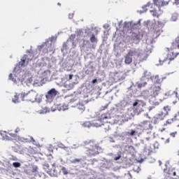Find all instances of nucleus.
Returning <instances> with one entry per match:
<instances>
[{"label":"nucleus","instance_id":"obj_17","mask_svg":"<svg viewBox=\"0 0 179 179\" xmlns=\"http://www.w3.org/2000/svg\"><path fill=\"white\" fill-rule=\"evenodd\" d=\"M77 108L80 111V113H83L85 110V105H83V103L77 104Z\"/></svg>","mask_w":179,"mask_h":179},{"label":"nucleus","instance_id":"obj_45","mask_svg":"<svg viewBox=\"0 0 179 179\" xmlns=\"http://www.w3.org/2000/svg\"><path fill=\"white\" fill-rule=\"evenodd\" d=\"M175 94H176V97L177 100H179V95H178V93L175 92Z\"/></svg>","mask_w":179,"mask_h":179},{"label":"nucleus","instance_id":"obj_8","mask_svg":"<svg viewBox=\"0 0 179 179\" xmlns=\"http://www.w3.org/2000/svg\"><path fill=\"white\" fill-rule=\"evenodd\" d=\"M104 120H108V116L106 113L102 114L99 120L94 122V125L96 127H101V125H104V124H103V121H104Z\"/></svg>","mask_w":179,"mask_h":179},{"label":"nucleus","instance_id":"obj_51","mask_svg":"<svg viewBox=\"0 0 179 179\" xmlns=\"http://www.w3.org/2000/svg\"><path fill=\"white\" fill-rule=\"evenodd\" d=\"M176 127H179V123L176 124Z\"/></svg>","mask_w":179,"mask_h":179},{"label":"nucleus","instance_id":"obj_30","mask_svg":"<svg viewBox=\"0 0 179 179\" xmlns=\"http://www.w3.org/2000/svg\"><path fill=\"white\" fill-rule=\"evenodd\" d=\"M82 161V159H74L73 161H71V163H80V162Z\"/></svg>","mask_w":179,"mask_h":179},{"label":"nucleus","instance_id":"obj_40","mask_svg":"<svg viewBox=\"0 0 179 179\" xmlns=\"http://www.w3.org/2000/svg\"><path fill=\"white\" fill-rule=\"evenodd\" d=\"M138 100H136L134 103H133V107H136L138 106Z\"/></svg>","mask_w":179,"mask_h":179},{"label":"nucleus","instance_id":"obj_27","mask_svg":"<svg viewBox=\"0 0 179 179\" xmlns=\"http://www.w3.org/2000/svg\"><path fill=\"white\" fill-rule=\"evenodd\" d=\"M79 99V96H75L73 97V99H71V101H70V103L69 105L70 106H72V103H74V101H76L77 100Z\"/></svg>","mask_w":179,"mask_h":179},{"label":"nucleus","instance_id":"obj_38","mask_svg":"<svg viewBox=\"0 0 179 179\" xmlns=\"http://www.w3.org/2000/svg\"><path fill=\"white\" fill-rule=\"evenodd\" d=\"M13 76V75L12 73H10L8 76V79H10V80H13V78H12Z\"/></svg>","mask_w":179,"mask_h":179},{"label":"nucleus","instance_id":"obj_3","mask_svg":"<svg viewBox=\"0 0 179 179\" xmlns=\"http://www.w3.org/2000/svg\"><path fill=\"white\" fill-rule=\"evenodd\" d=\"M176 49H173L171 47L168 48V54L166 57L161 56L159 59V65H164L166 62L170 64L171 61H174L177 57L179 55V52L176 51Z\"/></svg>","mask_w":179,"mask_h":179},{"label":"nucleus","instance_id":"obj_29","mask_svg":"<svg viewBox=\"0 0 179 179\" xmlns=\"http://www.w3.org/2000/svg\"><path fill=\"white\" fill-rule=\"evenodd\" d=\"M83 127H84V128H89L90 127V122H85L83 124Z\"/></svg>","mask_w":179,"mask_h":179},{"label":"nucleus","instance_id":"obj_26","mask_svg":"<svg viewBox=\"0 0 179 179\" xmlns=\"http://www.w3.org/2000/svg\"><path fill=\"white\" fill-rule=\"evenodd\" d=\"M171 110V107L169 106H166L164 107V113H167V115H169V111H170Z\"/></svg>","mask_w":179,"mask_h":179},{"label":"nucleus","instance_id":"obj_55","mask_svg":"<svg viewBox=\"0 0 179 179\" xmlns=\"http://www.w3.org/2000/svg\"><path fill=\"white\" fill-rule=\"evenodd\" d=\"M83 42H84V43H86V41H85V40H83Z\"/></svg>","mask_w":179,"mask_h":179},{"label":"nucleus","instance_id":"obj_46","mask_svg":"<svg viewBox=\"0 0 179 179\" xmlns=\"http://www.w3.org/2000/svg\"><path fill=\"white\" fill-rule=\"evenodd\" d=\"M176 5H179V0H175Z\"/></svg>","mask_w":179,"mask_h":179},{"label":"nucleus","instance_id":"obj_7","mask_svg":"<svg viewBox=\"0 0 179 179\" xmlns=\"http://www.w3.org/2000/svg\"><path fill=\"white\" fill-rule=\"evenodd\" d=\"M57 92L55 88L50 90L45 95V97L48 101H50V102L52 101V100L55 99V96H57Z\"/></svg>","mask_w":179,"mask_h":179},{"label":"nucleus","instance_id":"obj_16","mask_svg":"<svg viewBox=\"0 0 179 179\" xmlns=\"http://www.w3.org/2000/svg\"><path fill=\"white\" fill-rule=\"evenodd\" d=\"M142 127L145 130L152 129V124H150V122H149V121H144L142 123Z\"/></svg>","mask_w":179,"mask_h":179},{"label":"nucleus","instance_id":"obj_34","mask_svg":"<svg viewBox=\"0 0 179 179\" xmlns=\"http://www.w3.org/2000/svg\"><path fill=\"white\" fill-rule=\"evenodd\" d=\"M171 20H173V22H176V20H177V15H172Z\"/></svg>","mask_w":179,"mask_h":179},{"label":"nucleus","instance_id":"obj_19","mask_svg":"<svg viewBox=\"0 0 179 179\" xmlns=\"http://www.w3.org/2000/svg\"><path fill=\"white\" fill-rule=\"evenodd\" d=\"M43 169L45 170L46 173H48V174H50V173H51L52 169H50V165L48 164H45L43 166Z\"/></svg>","mask_w":179,"mask_h":179},{"label":"nucleus","instance_id":"obj_14","mask_svg":"<svg viewBox=\"0 0 179 179\" xmlns=\"http://www.w3.org/2000/svg\"><path fill=\"white\" fill-rule=\"evenodd\" d=\"M155 3L158 8H160V6H166L169 5V1H164L162 0H155Z\"/></svg>","mask_w":179,"mask_h":179},{"label":"nucleus","instance_id":"obj_54","mask_svg":"<svg viewBox=\"0 0 179 179\" xmlns=\"http://www.w3.org/2000/svg\"><path fill=\"white\" fill-rule=\"evenodd\" d=\"M43 47H44V45H41V48H43Z\"/></svg>","mask_w":179,"mask_h":179},{"label":"nucleus","instance_id":"obj_37","mask_svg":"<svg viewBox=\"0 0 179 179\" xmlns=\"http://www.w3.org/2000/svg\"><path fill=\"white\" fill-rule=\"evenodd\" d=\"M18 132H20V129L19 127H17L15 130V135L16 134H18Z\"/></svg>","mask_w":179,"mask_h":179},{"label":"nucleus","instance_id":"obj_20","mask_svg":"<svg viewBox=\"0 0 179 179\" xmlns=\"http://www.w3.org/2000/svg\"><path fill=\"white\" fill-rule=\"evenodd\" d=\"M174 122L173 119H168L164 124V127H167V125H171Z\"/></svg>","mask_w":179,"mask_h":179},{"label":"nucleus","instance_id":"obj_6","mask_svg":"<svg viewBox=\"0 0 179 179\" xmlns=\"http://www.w3.org/2000/svg\"><path fill=\"white\" fill-rule=\"evenodd\" d=\"M150 90V93L152 94L151 97H152L154 100H156V96L158 94H160L162 92V85L159 84H154L151 86Z\"/></svg>","mask_w":179,"mask_h":179},{"label":"nucleus","instance_id":"obj_12","mask_svg":"<svg viewBox=\"0 0 179 179\" xmlns=\"http://www.w3.org/2000/svg\"><path fill=\"white\" fill-rule=\"evenodd\" d=\"M150 103L152 104V106L150 107V110H153L155 107H157L160 104L159 101H156L153 99V96L150 99Z\"/></svg>","mask_w":179,"mask_h":179},{"label":"nucleus","instance_id":"obj_4","mask_svg":"<svg viewBox=\"0 0 179 179\" xmlns=\"http://www.w3.org/2000/svg\"><path fill=\"white\" fill-rule=\"evenodd\" d=\"M37 96L38 94L33 90L20 93V99L22 101H37Z\"/></svg>","mask_w":179,"mask_h":179},{"label":"nucleus","instance_id":"obj_33","mask_svg":"<svg viewBox=\"0 0 179 179\" xmlns=\"http://www.w3.org/2000/svg\"><path fill=\"white\" fill-rule=\"evenodd\" d=\"M176 135H177V131H173L170 134V136H171L172 138H176Z\"/></svg>","mask_w":179,"mask_h":179},{"label":"nucleus","instance_id":"obj_18","mask_svg":"<svg viewBox=\"0 0 179 179\" xmlns=\"http://www.w3.org/2000/svg\"><path fill=\"white\" fill-rule=\"evenodd\" d=\"M31 173H34V176H37L38 174V167L34 166L32 167Z\"/></svg>","mask_w":179,"mask_h":179},{"label":"nucleus","instance_id":"obj_53","mask_svg":"<svg viewBox=\"0 0 179 179\" xmlns=\"http://www.w3.org/2000/svg\"><path fill=\"white\" fill-rule=\"evenodd\" d=\"M107 107H108V105H106V106H105V108H107Z\"/></svg>","mask_w":179,"mask_h":179},{"label":"nucleus","instance_id":"obj_10","mask_svg":"<svg viewBox=\"0 0 179 179\" xmlns=\"http://www.w3.org/2000/svg\"><path fill=\"white\" fill-rule=\"evenodd\" d=\"M167 115V113H164L163 111L159 112L158 114L156 115L155 117V121L156 122H159V121H163L164 120V117Z\"/></svg>","mask_w":179,"mask_h":179},{"label":"nucleus","instance_id":"obj_24","mask_svg":"<svg viewBox=\"0 0 179 179\" xmlns=\"http://www.w3.org/2000/svg\"><path fill=\"white\" fill-rule=\"evenodd\" d=\"M122 157V152H119L117 155L113 158V160H115V162H117V160H120L121 159Z\"/></svg>","mask_w":179,"mask_h":179},{"label":"nucleus","instance_id":"obj_47","mask_svg":"<svg viewBox=\"0 0 179 179\" xmlns=\"http://www.w3.org/2000/svg\"><path fill=\"white\" fill-rule=\"evenodd\" d=\"M127 176H130V179L132 178V175H131V173L128 172L127 173Z\"/></svg>","mask_w":179,"mask_h":179},{"label":"nucleus","instance_id":"obj_21","mask_svg":"<svg viewBox=\"0 0 179 179\" xmlns=\"http://www.w3.org/2000/svg\"><path fill=\"white\" fill-rule=\"evenodd\" d=\"M19 96H20V94H16L14 97L13 98V103H19Z\"/></svg>","mask_w":179,"mask_h":179},{"label":"nucleus","instance_id":"obj_1","mask_svg":"<svg viewBox=\"0 0 179 179\" xmlns=\"http://www.w3.org/2000/svg\"><path fill=\"white\" fill-rule=\"evenodd\" d=\"M84 149L85 155L88 157H92V156H97L100 155L101 147L99 145V143H96L94 140H87L84 142Z\"/></svg>","mask_w":179,"mask_h":179},{"label":"nucleus","instance_id":"obj_39","mask_svg":"<svg viewBox=\"0 0 179 179\" xmlns=\"http://www.w3.org/2000/svg\"><path fill=\"white\" fill-rule=\"evenodd\" d=\"M129 134L131 135V136H134V135H135V131L131 130V132L129 133Z\"/></svg>","mask_w":179,"mask_h":179},{"label":"nucleus","instance_id":"obj_42","mask_svg":"<svg viewBox=\"0 0 179 179\" xmlns=\"http://www.w3.org/2000/svg\"><path fill=\"white\" fill-rule=\"evenodd\" d=\"M73 78V74H69V80H71Z\"/></svg>","mask_w":179,"mask_h":179},{"label":"nucleus","instance_id":"obj_41","mask_svg":"<svg viewBox=\"0 0 179 179\" xmlns=\"http://www.w3.org/2000/svg\"><path fill=\"white\" fill-rule=\"evenodd\" d=\"M177 117H179V111L174 115V120H177Z\"/></svg>","mask_w":179,"mask_h":179},{"label":"nucleus","instance_id":"obj_52","mask_svg":"<svg viewBox=\"0 0 179 179\" xmlns=\"http://www.w3.org/2000/svg\"><path fill=\"white\" fill-rule=\"evenodd\" d=\"M176 103H177V101H176L175 102L173 101V104H176Z\"/></svg>","mask_w":179,"mask_h":179},{"label":"nucleus","instance_id":"obj_49","mask_svg":"<svg viewBox=\"0 0 179 179\" xmlns=\"http://www.w3.org/2000/svg\"><path fill=\"white\" fill-rule=\"evenodd\" d=\"M71 37H72L73 38H75V35H71Z\"/></svg>","mask_w":179,"mask_h":179},{"label":"nucleus","instance_id":"obj_15","mask_svg":"<svg viewBox=\"0 0 179 179\" xmlns=\"http://www.w3.org/2000/svg\"><path fill=\"white\" fill-rule=\"evenodd\" d=\"M27 59V55H24L21 61L18 63V67L22 68V66H24V64H26V60Z\"/></svg>","mask_w":179,"mask_h":179},{"label":"nucleus","instance_id":"obj_58","mask_svg":"<svg viewBox=\"0 0 179 179\" xmlns=\"http://www.w3.org/2000/svg\"><path fill=\"white\" fill-rule=\"evenodd\" d=\"M178 179H179V175L178 176Z\"/></svg>","mask_w":179,"mask_h":179},{"label":"nucleus","instance_id":"obj_35","mask_svg":"<svg viewBox=\"0 0 179 179\" xmlns=\"http://www.w3.org/2000/svg\"><path fill=\"white\" fill-rule=\"evenodd\" d=\"M152 5V3L148 2L146 5H145L143 8H149V6H150Z\"/></svg>","mask_w":179,"mask_h":179},{"label":"nucleus","instance_id":"obj_59","mask_svg":"<svg viewBox=\"0 0 179 179\" xmlns=\"http://www.w3.org/2000/svg\"><path fill=\"white\" fill-rule=\"evenodd\" d=\"M16 179H19V178H16Z\"/></svg>","mask_w":179,"mask_h":179},{"label":"nucleus","instance_id":"obj_32","mask_svg":"<svg viewBox=\"0 0 179 179\" xmlns=\"http://www.w3.org/2000/svg\"><path fill=\"white\" fill-rule=\"evenodd\" d=\"M13 166L15 168L20 167V162H13Z\"/></svg>","mask_w":179,"mask_h":179},{"label":"nucleus","instance_id":"obj_5","mask_svg":"<svg viewBox=\"0 0 179 179\" xmlns=\"http://www.w3.org/2000/svg\"><path fill=\"white\" fill-rule=\"evenodd\" d=\"M157 23L158 24L156 23V21H155V22L151 24L150 30L152 31L153 38H157V37H159V36H160L163 31V30H162L163 24L160 22V21H158Z\"/></svg>","mask_w":179,"mask_h":179},{"label":"nucleus","instance_id":"obj_9","mask_svg":"<svg viewBox=\"0 0 179 179\" xmlns=\"http://www.w3.org/2000/svg\"><path fill=\"white\" fill-rule=\"evenodd\" d=\"M8 134L10 135V136H12V138H15V139L17 140L18 142H29V139L17 136L16 133H13V130H10L8 131Z\"/></svg>","mask_w":179,"mask_h":179},{"label":"nucleus","instance_id":"obj_23","mask_svg":"<svg viewBox=\"0 0 179 179\" xmlns=\"http://www.w3.org/2000/svg\"><path fill=\"white\" fill-rule=\"evenodd\" d=\"M148 85V83L144 82L143 83H137L138 89H142V87H145Z\"/></svg>","mask_w":179,"mask_h":179},{"label":"nucleus","instance_id":"obj_22","mask_svg":"<svg viewBox=\"0 0 179 179\" xmlns=\"http://www.w3.org/2000/svg\"><path fill=\"white\" fill-rule=\"evenodd\" d=\"M90 40L92 43H97V38H96V36L94 34H92L91 36Z\"/></svg>","mask_w":179,"mask_h":179},{"label":"nucleus","instance_id":"obj_36","mask_svg":"<svg viewBox=\"0 0 179 179\" xmlns=\"http://www.w3.org/2000/svg\"><path fill=\"white\" fill-rule=\"evenodd\" d=\"M62 110H68V106H66V105H63Z\"/></svg>","mask_w":179,"mask_h":179},{"label":"nucleus","instance_id":"obj_50","mask_svg":"<svg viewBox=\"0 0 179 179\" xmlns=\"http://www.w3.org/2000/svg\"><path fill=\"white\" fill-rule=\"evenodd\" d=\"M57 5H59V6H61V3H58Z\"/></svg>","mask_w":179,"mask_h":179},{"label":"nucleus","instance_id":"obj_11","mask_svg":"<svg viewBox=\"0 0 179 179\" xmlns=\"http://www.w3.org/2000/svg\"><path fill=\"white\" fill-rule=\"evenodd\" d=\"M172 50H179V36H178L175 40L171 43V45Z\"/></svg>","mask_w":179,"mask_h":179},{"label":"nucleus","instance_id":"obj_44","mask_svg":"<svg viewBox=\"0 0 179 179\" xmlns=\"http://www.w3.org/2000/svg\"><path fill=\"white\" fill-rule=\"evenodd\" d=\"M92 83H93V84L97 83V79L95 78V79L92 80Z\"/></svg>","mask_w":179,"mask_h":179},{"label":"nucleus","instance_id":"obj_56","mask_svg":"<svg viewBox=\"0 0 179 179\" xmlns=\"http://www.w3.org/2000/svg\"><path fill=\"white\" fill-rule=\"evenodd\" d=\"M85 44H83V47H85Z\"/></svg>","mask_w":179,"mask_h":179},{"label":"nucleus","instance_id":"obj_25","mask_svg":"<svg viewBox=\"0 0 179 179\" xmlns=\"http://www.w3.org/2000/svg\"><path fill=\"white\" fill-rule=\"evenodd\" d=\"M150 13H152V16L154 17H159V16H160L156 10H150Z\"/></svg>","mask_w":179,"mask_h":179},{"label":"nucleus","instance_id":"obj_28","mask_svg":"<svg viewBox=\"0 0 179 179\" xmlns=\"http://www.w3.org/2000/svg\"><path fill=\"white\" fill-rule=\"evenodd\" d=\"M41 113L42 114H47V113H50V108H48V107H45L43 108Z\"/></svg>","mask_w":179,"mask_h":179},{"label":"nucleus","instance_id":"obj_48","mask_svg":"<svg viewBox=\"0 0 179 179\" xmlns=\"http://www.w3.org/2000/svg\"><path fill=\"white\" fill-rule=\"evenodd\" d=\"M169 142H170V138H168V139H166V143H169Z\"/></svg>","mask_w":179,"mask_h":179},{"label":"nucleus","instance_id":"obj_57","mask_svg":"<svg viewBox=\"0 0 179 179\" xmlns=\"http://www.w3.org/2000/svg\"><path fill=\"white\" fill-rule=\"evenodd\" d=\"M92 48H94V47L92 45Z\"/></svg>","mask_w":179,"mask_h":179},{"label":"nucleus","instance_id":"obj_13","mask_svg":"<svg viewBox=\"0 0 179 179\" xmlns=\"http://www.w3.org/2000/svg\"><path fill=\"white\" fill-rule=\"evenodd\" d=\"M164 173L166 175V176H176V171H174V169H171V168H166L165 169H164Z\"/></svg>","mask_w":179,"mask_h":179},{"label":"nucleus","instance_id":"obj_31","mask_svg":"<svg viewBox=\"0 0 179 179\" xmlns=\"http://www.w3.org/2000/svg\"><path fill=\"white\" fill-rule=\"evenodd\" d=\"M62 171L64 176H66V174H68V171L66 170V168H65V167L62 168Z\"/></svg>","mask_w":179,"mask_h":179},{"label":"nucleus","instance_id":"obj_2","mask_svg":"<svg viewBox=\"0 0 179 179\" xmlns=\"http://www.w3.org/2000/svg\"><path fill=\"white\" fill-rule=\"evenodd\" d=\"M138 57L139 58L140 62H143V61H146L148 59V56L143 53L138 52V50L133 49L129 50L127 54L124 56V64L127 65H129V64L132 63V57Z\"/></svg>","mask_w":179,"mask_h":179},{"label":"nucleus","instance_id":"obj_43","mask_svg":"<svg viewBox=\"0 0 179 179\" xmlns=\"http://www.w3.org/2000/svg\"><path fill=\"white\" fill-rule=\"evenodd\" d=\"M52 166L53 170H55V169H56V167H55V166H56L55 162H53V163L52 164Z\"/></svg>","mask_w":179,"mask_h":179}]
</instances>
